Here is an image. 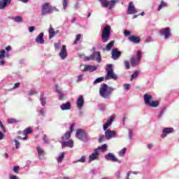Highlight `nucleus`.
<instances>
[{
	"mask_svg": "<svg viewBox=\"0 0 179 179\" xmlns=\"http://www.w3.org/2000/svg\"><path fill=\"white\" fill-rule=\"evenodd\" d=\"M113 121H114V116H111L106 122L105 124H103V131H105V138L110 141L111 138H114L115 135H117V133L114 131L111 130H107L108 129V127L113 124Z\"/></svg>",
	"mask_w": 179,
	"mask_h": 179,
	"instance_id": "nucleus-1",
	"label": "nucleus"
},
{
	"mask_svg": "<svg viewBox=\"0 0 179 179\" xmlns=\"http://www.w3.org/2000/svg\"><path fill=\"white\" fill-rule=\"evenodd\" d=\"M113 92H114L113 87H108L106 83L103 84L99 89V94L103 99H110Z\"/></svg>",
	"mask_w": 179,
	"mask_h": 179,
	"instance_id": "nucleus-2",
	"label": "nucleus"
},
{
	"mask_svg": "<svg viewBox=\"0 0 179 179\" xmlns=\"http://www.w3.org/2000/svg\"><path fill=\"white\" fill-rule=\"evenodd\" d=\"M143 98L145 104H146V106H149L150 107H152L153 108L159 107V104H160L159 101H153V96L149 94H144Z\"/></svg>",
	"mask_w": 179,
	"mask_h": 179,
	"instance_id": "nucleus-3",
	"label": "nucleus"
},
{
	"mask_svg": "<svg viewBox=\"0 0 179 179\" xmlns=\"http://www.w3.org/2000/svg\"><path fill=\"white\" fill-rule=\"evenodd\" d=\"M106 71L107 72L105 77L106 80H110V79L117 80V79H118V77L115 75V73H114V70H113V64H107Z\"/></svg>",
	"mask_w": 179,
	"mask_h": 179,
	"instance_id": "nucleus-4",
	"label": "nucleus"
},
{
	"mask_svg": "<svg viewBox=\"0 0 179 179\" xmlns=\"http://www.w3.org/2000/svg\"><path fill=\"white\" fill-rule=\"evenodd\" d=\"M111 36V27L106 25L102 31L101 41L102 43H107L110 40Z\"/></svg>",
	"mask_w": 179,
	"mask_h": 179,
	"instance_id": "nucleus-5",
	"label": "nucleus"
},
{
	"mask_svg": "<svg viewBox=\"0 0 179 179\" xmlns=\"http://www.w3.org/2000/svg\"><path fill=\"white\" fill-rule=\"evenodd\" d=\"M76 136L80 141L83 142H87L90 139L89 135L85 129H78L76 130Z\"/></svg>",
	"mask_w": 179,
	"mask_h": 179,
	"instance_id": "nucleus-6",
	"label": "nucleus"
},
{
	"mask_svg": "<svg viewBox=\"0 0 179 179\" xmlns=\"http://www.w3.org/2000/svg\"><path fill=\"white\" fill-rule=\"evenodd\" d=\"M53 12L54 8H52L50 3L46 2L43 4L41 9L42 16H45V15H50V13H52Z\"/></svg>",
	"mask_w": 179,
	"mask_h": 179,
	"instance_id": "nucleus-7",
	"label": "nucleus"
},
{
	"mask_svg": "<svg viewBox=\"0 0 179 179\" xmlns=\"http://www.w3.org/2000/svg\"><path fill=\"white\" fill-rule=\"evenodd\" d=\"M135 13H138V10L135 9V6L134 5V2L131 1L129 3L127 15H135Z\"/></svg>",
	"mask_w": 179,
	"mask_h": 179,
	"instance_id": "nucleus-8",
	"label": "nucleus"
},
{
	"mask_svg": "<svg viewBox=\"0 0 179 179\" xmlns=\"http://www.w3.org/2000/svg\"><path fill=\"white\" fill-rule=\"evenodd\" d=\"M105 159L106 160H109V161L113 162H117V163L121 162V161H120L118 159V158L115 157V155H114L113 153H108V155H106L105 156Z\"/></svg>",
	"mask_w": 179,
	"mask_h": 179,
	"instance_id": "nucleus-9",
	"label": "nucleus"
},
{
	"mask_svg": "<svg viewBox=\"0 0 179 179\" xmlns=\"http://www.w3.org/2000/svg\"><path fill=\"white\" fill-rule=\"evenodd\" d=\"M80 69L84 68V69H82L83 71H90V72H94V71H97V67L96 66L80 65Z\"/></svg>",
	"mask_w": 179,
	"mask_h": 179,
	"instance_id": "nucleus-10",
	"label": "nucleus"
},
{
	"mask_svg": "<svg viewBox=\"0 0 179 179\" xmlns=\"http://www.w3.org/2000/svg\"><path fill=\"white\" fill-rule=\"evenodd\" d=\"M161 36H164V38H169L171 36V32L169 27H166L164 29H162L160 31Z\"/></svg>",
	"mask_w": 179,
	"mask_h": 179,
	"instance_id": "nucleus-11",
	"label": "nucleus"
},
{
	"mask_svg": "<svg viewBox=\"0 0 179 179\" xmlns=\"http://www.w3.org/2000/svg\"><path fill=\"white\" fill-rule=\"evenodd\" d=\"M59 56L62 58V59H65L66 57H68V53L66 52V46L65 45H63L61 50Z\"/></svg>",
	"mask_w": 179,
	"mask_h": 179,
	"instance_id": "nucleus-12",
	"label": "nucleus"
},
{
	"mask_svg": "<svg viewBox=\"0 0 179 179\" xmlns=\"http://www.w3.org/2000/svg\"><path fill=\"white\" fill-rule=\"evenodd\" d=\"M173 132H174V129L170 127L164 128L162 131L161 138H166L167 134H173Z\"/></svg>",
	"mask_w": 179,
	"mask_h": 179,
	"instance_id": "nucleus-13",
	"label": "nucleus"
},
{
	"mask_svg": "<svg viewBox=\"0 0 179 179\" xmlns=\"http://www.w3.org/2000/svg\"><path fill=\"white\" fill-rule=\"evenodd\" d=\"M121 52L118 51V48H114L112 50V58L113 59H117L121 56Z\"/></svg>",
	"mask_w": 179,
	"mask_h": 179,
	"instance_id": "nucleus-14",
	"label": "nucleus"
},
{
	"mask_svg": "<svg viewBox=\"0 0 179 179\" xmlns=\"http://www.w3.org/2000/svg\"><path fill=\"white\" fill-rule=\"evenodd\" d=\"M48 33H49V38H54L55 37L56 34H58V31H55L54 30V28H52V25H50V28L48 29Z\"/></svg>",
	"mask_w": 179,
	"mask_h": 179,
	"instance_id": "nucleus-15",
	"label": "nucleus"
},
{
	"mask_svg": "<svg viewBox=\"0 0 179 179\" xmlns=\"http://www.w3.org/2000/svg\"><path fill=\"white\" fill-rule=\"evenodd\" d=\"M12 0H0V9H5L6 6L10 5Z\"/></svg>",
	"mask_w": 179,
	"mask_h": 179,
	"instance_id": "nucleus-16",
	"label": "nucleus"
},
{
	"mask_svg": "<svg viewBox=\"0 0 179 179\" xmlns=\"http://www.w3.org/2000/svg\"><path fill=\"white\" fill-rule=\"evenodd\" d=\"M60 108L62 111H66L67 110H71V108H72V105H71V102H66V103L62 104Z\"/></svg>",
	"mask_w": 179,
	"mask_h": 179,
	"instance_id": "nucleus-17",
	"label": "nucleus"
},
{
	"mask_svg": "<svg viewBox=\"0 0 179 179\" xmlns=\"http://www.w3.org/2000/svg\"><path fill=\"white\" fill-rule=\"evenodd\" d=\"M38 44H44V33H41L35 39Z\"/></svg>",
	"mask_w": 179,
	"mask_h": 179,
	"instance_id": "nucleus-18",
	"label": "nucleus"
},
{
	"mask_svg": "<svg viewBox=\"0 0 179 179\" xmlns=\"http://www.w3.org/2000/svg\"><path fill=\"white\" fill-rule=\"evenodd\" d=\"M36 150L38 152V156L39 159H41V157L45 156V151L40 146L36 147Z\"/></svg>",
	"mask_w": 179,
	"mask_h": 179,
	"instance_id": "nucleus-19",
	"label": "nucleus"
},
{
	"mask_svg": "<svg viewBox=\"0 0 179 179\" xmlns=\"http://www.w3.org/2000/svg\"><path fill=\"white\" fill-rule=\"evenodd\" d=\"M129 41L134 43V44H139L141 43V38L136 36H131L129 37Z\"/></svg>",
	"mask_w": 179,
	"mask_h": 179,
	"instance_id": "nucleus-20",
	"label": "nucleus"
},
{
	"mask_svg": "<svg viewBox=\"0 0 179 179\" xmlns=\"http://www.w3.org/2000/svg\"><path fill=\"white\" fill-rule=\"evenodd\" d=\"M85 103V100L83 99V96L80 95L77 100V106L78 108H82L83 107V104Z\"/></svg>",
	"mask_w": 179,
	"mask_h": 179,
	"instance_id": "nucleus-21",
	"label": "nucleus"
},
{
	"mask_svg": "<svg viewBox=\"0 0 179 179\" xmlns=\"http://www.w3.org/2000/svg\"><path fill=\"white\" fill-rule=\"evenodd\" d=\"M97 157H99V152H97V149H96L95 152L90 155L89 162H93V160H96Z\"/></svg>",
	"mask_w": 179,
	"mask_h": 179,
	"instance_id": "nucleus-22",
	"label": "nucleus"
},
{
	"mask_svg": "<svg viewBox=\"0 0 179 179\" xmlns=\"http://www.w3.org/2000/svg\"><path fill=\"white\" fill-rule=\"evenodd\" d=\"M66 146L68 148H73V141L69 140L68 141L63 142L62 147L63 148H66Z\"/></svg>",
	"mask_w": 179,
	"mask_h": 179,
	"instance_id": "nucleus-23",
	"label": "nucleus"
},
{
	"mask_svg": "<svg viewBox=\"0 0 179 179\" xmlns=\"http://www.w3.org/2000/svg\"><path fill=\"white\" fill-rule=\"evenodd\" d=\"M56 92L59 94V100H65V97L64 96V93L59 89H58V85L56 86Z\"/></svg>",
	"mask_w": 179,
	"mask_h": 179,
	"instance_id": "nucleus-24",
	"label": "nucleus"
},
{
	"mask_svg": "<svg viewBox=\"0 0 179 179\" xmlns=\"http://www.w3.org/2000/svg\"><path fill=\"white\" fill-rule=\"evenodd\" d=\"M138 59H136L135 57H132L130 59V64H131V66H136L138 65Z\"/></svg>",
	"mask_w": 179,
	"mask_h": 179,
	"instance_id": "nucleus-25",
	"label": "nucleus"
},
{
	"mask_svg": "<svg viewBox=\"0 0 179 179\" xmlns=\"http://www.w3.org/2000/svg\"><path fill=\"white\" fill-rule=\"evenodd\" d=\"M71 133L69 131H66L64 136L62 137V141H68V139L71 138Z\"/></svg>",
	"mask_w": 179,
	"mask_h": 179,
	"instance_id": "nucleus-26",
	"label": "nucleus"
},
{
	"mask_svg": "<svg viewBox=\"0 0 179 179\" xmlns=\"http://www.w3.org/2000/svg\"><path fill=\"white\" fill-rule=\"evenodd\" d=\"M114 41H110L109 43H108L105 48V50H106L107 51H110V50H111V48H113V47H114Z\"/></svg>",
	"mask_w": 179,
	"mask_h": 179,
	"instance_id": "nucleus-27",
	"label": "nucleus"
},
{
	"mask_svg": "<svg viewBox=\"0 0 179 179\" xmlns=\"http://www.w3.org/2000/svg\"><path fill=\"white\" fill-rule=\"evenodd\" d=\"M32 132H33V129H31V127H28L23 131L22 134L23 135L26 136V135L32 134Z\"/></svg>",
	"mask_w": 179,
	"mask_h": 179,
	"instance_id": "nucleus-28",
	"label": "nucleus"
},
{
	"mask_svg": "<svg viewBox=\"0 0 179 179\" xmlns=\"http://www.w3.org/2000/svg\"><path fill=\"white\" fill-rule=\"evenodd\" d=\"M99 2H101L103 8H108V6L110 5V1L107 0H99Z\"/></svg>",
	"mask_w": 179,
	"mask_h": 179,
	"instance_id": "nucleus-29",
	"label": "nucleus"
},
{
	"mask_svg": "<svg viewBox=\"0 0 179 179\" xmlns=\"http://www.w3.org/2000/svg\"><path fill=\"white\" fill-rule=\"evenodd\" d=\"M163 8H167V3L162 1L161 3L159 4L157 10H162V9H163Z\"/></svg>",
	"mask_w": 179,
	"mask_h": 179,
	"instance_id": "nucleus-30",
	"label": "nucleus"
},
{
	"mask_svg": "<svg viewBox=\"0 0 179 179\" xmlns=\"http://www.w3.org/2000/svg\"><path fill=\"white\" fill-rule=\"evenodd\" d=\"M118 2V0H110L109 2V9H113V6H115V3Z\"/></svg>",
	"mask_w": 179,
	"mask_h": 179,
	"instance_id": "nucleus-31",
	"label": "nucleus"
},
{
	"mask_svg": "<svg viewBox=\"0 0 179 179\" xmlns=\"http://www.w3.org/2000/svg\"><path fill=\"white\" fill-rule=\"evenodd\" d=\"M64 157H65V153L62 152L61 155L57 158V162L62 163V160H64Z\"/></svg>",
	"mask_w": 179,
	"mask_h": 179,
	"instance_id": "nucleus-32",
	"label": "nucleus"
},
{
	"mask_svg": "<svg viewBox=\"0 0 179 179\" xmlns=\"http://www.w3.org/2000/svg\"><path fill=\"white\" fill-rule=\"evenodd\" d=\"M7 122L8 124H16L19 122V120H16L15 118H10L7 120Z\"/></svg>",
	"mask_w": 179,
	"mask_h": 179,
	"instance_id": "nucleus-33",
	"label": "nucleus"
},
{
	"mask_svg": "<svg viewBox=\"0 0 179 179\" xmlns=\"http://www.w3.org/2000/svg\"><path fill=\"white\" fill-rule=\"evenodd\" d=\"M96 55L97 57L96 58V61L98 64H100V62H101V53L100 52H96Z\"/></svg>",
	"mask_w": 179,
	"mask_h": 179,
	"instance_id": "nucleus-34",
	"label": "nucleus"
},
{
	"mask_svg": "<svg viewBox=\"0 0 179 179\" xmlns=\"http://www.w3.org/2000/svg\"><path fill=\"white\" fill-rule=\"evenodd\" d=\"M85 162H86V157L83 155L80 159L74 162V163H85Z\"/></svg>",
	"mask_w": 179,
	"mask_h": 179,
	"instance_id": "nucleus-35",
	"label": "nucleus"
},
{
	"mask_svg": "<svg viewBox=\"0 0 179 179\" xmlns=\"http://www.w3.org/2000/svg\"><path fill=\"white\" fill-rule=\"evenodd\" d=\"M103 80H104V77L98 78L94 81V85H97V83H101Z\"/></svg>",
	"mask_w": 179,
	"mask_h": 179,
	"instance_id": "nucleus-36",
	"label": "nucleus"
},
{
	"mask_svg": "<svg viewBox=\"0 0 179 179\" xmlns=\"http://www.w3.org/2000/svg\"><path fill=\"white\" fill-rule=\"evenodd\" d=\"M13 20H15L17 23H20V22H23V18L22 16H17L15 17H13Z\"/></svg>",
	"mask_w": 179,
	"mask_h": 179,
	"instance_id": "nucleus-37",
	"label": "nucleus"
},
{
	"mask_svg": "<svg viewBox=\"0 0 179 179\" xmlns=\"http://www.w3.org/2000/svg\"><path fill=\"white\" fill-rule=\"evenodd\" d=\"M5 54H6V50L3 49L0 50V59H3V58H5Z\"/></svg>",
	"mask_w": 179,
	"mask_h": 179,
	"instance_id": "nucleus-38",
	"label": "nucleus"
},
{
	"mask_svg": "<svg viewBox=\"0 0 179 179\" xmlns=\"http://www.w3.org/2000/svg\"><path fill=\"white\" fill-rule=\"evenodd\" d=\"M139 76V71H136L134 73L131 75V80H134V79H136Z\"/></svg>",
	"mask_w": 179,
	"mask_h": 179,
	"instance_id": "nucleus-39",
	"label": "nucleus"
},
{
	"mask_svg": "<svg viewBox=\"0 0 179 179\" xmlns=\"http://www.w3.org/2000/svg\"><path fill=\"white\" fill-rule=\"evenodd\" d=\"M41 102L42 106H45L46 99H45V98H44V94L43 93H42L41 94Z\"/></svg>",
	"mask_w": 179,
	"mask_h": 179,
	"instance_id": "nucleus-40",
	"label": "nucleus"
},
{
	"mask_svg": "<svg viewBox=\"0 0 179 179\" xmlns=\"http://www.w3.org/2000/svg\"><path fill=\"white\" fill-rule=\"evenodd\" d=\"M96 59V56L94 54L91 55L90 57H85L86 61H94Z\"/></svg>",
	"mask_w": 179,
	"mask_h": 179,
	"instance_id": "nucleus-41",
	"label": "nucleus"
},
{
	"mask_svg": "<svg viewBox=\"0 0 179 179\" xmlns=\"http://www.w3.org/2000/svg\"><path fill=\"white\" fill-rule=\"evenodd\" d=\"M81 37H82V35H81L80 34H78V35L76 36V40L74 41V42H73V45L78 44V41H80Z\"/></svg>",
	"mask_w": 179,
	"mask_h": 179,
	"instance_id": "nucleus-42",
	"label": "nucleus"
},
{
	"mask_svg": "<svg viewBox=\"0 0 179 179\" xmlns=\"http://www.w3.org/2000/svg\"><path fill=\"white\" fill-rule=\"evenodd\" d=\"M137 61H141V58H142V52L141 50L137 51Z\"/></svg>",
	"mask_w": 179,
	"mask_h": 179,
	"instance_id": "nucleus-43",
	"label": "nucleus"
},
{
	"mask_svg": "<svg viewBox=\"0 0 179 179\" xmlns=\"http://www.w3.org/2000/svg\"><path fill=\"white\" fill-rule=\"evenodd\" d=\"M124 64L126 66V69H131V64H129V61H124Z\"/></svg>",
	"mask_w": 179,
	"mask_h": 179,
	"instance_id": "nucleus-44",
	"label": "nucleus"
},
{
	"mask_svg": "<svg viewBox=\"0 0 179 179\" xmlns=\"http://www.w3.org/2000/svg\"><path fill=\"white\" fill-rule=\"evenodd\" d=\"M127 152V148H123L122 150L119 152V156L122 157L125 155V152Z\"/></svg>",
	"mask_w": 179,
	"mask_h": 179,
	"instance_id": "nucleus-45",
	"label": "nucleus"
},
{
	"mask_svg": "<svg viewBox=\"0 0 179 179\" xmlns=\"http://www.w3.org/2000/svg\"><path fill=\"white\" fill-rule=\"evenodd\" d=\"M62 5L64 9H66V8L68 7V0H63Z\"/></svg>",
	"mask_w": 179,
	"mask_h": 179,
	"instance_id": "nucleus-46",
	"label": "nucleus"
},
{
	"mask_svg": "<svg viewBox=\"0 0 179 179\" xmlns=\"http://www.w3.org/2000/svg\"><path fill=\"white\" fill-rule=\"evenodd\" d=\"M96 149H97V150H104L107 149V144H103L101 147H99Z\"/></svg>",
	"mask_w": 179,
	"mask_h": 179,
	"instance_id": "nucleus-47",
	"label": "nucleus"
},
{
	"mask_svg": "<svg viewBox=\"0 0 179 179\" xmlns=\"http://www.w3.org/2000/svg\"><path fill=\"white\" fill-rule=\"evenodd\" d=\"M20 169V166H14L13 170L14 173H15L16 174H19Z\"/></svg>",
	"mask_w": 179,
	"mask_h": 179,
	"instance_id": "nucleus-48",
	"label": "nucleus"
},
{
	"mask_svg": "<svg viewBox=\"0 0 179 179\" xmlns=\"http://www.w3.org/2000/svg\"><path fill=\"white\" fill-rule=\"evenodd\" d=\"M165 111H166V108H162V110L160 111V113H159V114L158 115L159 118H162V117L164 114Z\"/></svg>",
	"mask_w": 179,
	"mask_h": 179,
	"instance_id": "nucleus-49",
	"label": "nucleus"
},
{
	"mask_svg": "<svg viewBox=\"0 0 179 179\" xmlns=\"http://www.w3.org/2000/svg\"><path fill=\"white\" fill-rule=\"evenodd\" d=\"M0 127L1 128L4 134L6 133V129H5V126H3V124H2V122L0 120Z\"/></svg>",
	"mask_w": 179,
	"mask_h": 179,
	"instance_id": "nucleus-50",
	"label": "nucleus"
},
{
	"mask_svg": "<svg viewBox=\"0 0 179 179\" xmlns=\"http://www.w3.org/2000/svg\"><path fill=\"white\" fill-rule=\"evenodd\" d=\"M104 138H106V136L104 135L99 136V143H101V142H104V141H105Z\"/></svg>",
	"mask_w": 179,
	"mask_h": 179,
	"instance_id": "nucleus-51",
	"label": "nucleus"
},
{
	"mask_svg": "<svg viewBox=\"0 0 179 179\" xmlns=\"http://www.w3.org/2000/svg\"><path fill=\"white\" fill-rule=\"evenodd\" d=\"M124 87L125 90H129V89H131V85L124 84Z\"/></svg>",
	"mask_w": 179,
	"mask_h": 179,
	"instance_id": "nucleus-52",
	"label": "nucleus"
},
{
	"mask_svg": "<svg viewBox=\"0 0 179 179\" xmlns=\"http://www.w3.org/2000/svg\"><path fill=\"white\" fill-rule=\"evenodd\" d=\"M59 45H61V41H59L58 43H55V48L56 50L59 48Z\"/></svg>",
	"mask_w": 179,
	"mask_h": 179,
	"instance_id": "nucleus-53",
	"label": "nucleus"
},
{
	"mask_svg": "<svg viewBox=\"0 0 179 179\" xmlns=\"http://www.w3.org/2000/svg\"><path fill=\"white\" fill-rule=\"evenodd\" d=\"M14 142L15 143V148L16 149H19V145H20V143H19V141H17V140L15 139Z\"/></svg>",
	"mask_w": 179,
	"mask_h": 179,
	"instance_id": "nucleus-54",
	"label": "nucleus"
},
{
	"mask_svg": "<svg viewBox=\"0 0 179 179\" xmlns=\"http://www.w3.org/2000/svg\"><path fill=\"white\" fill-rule=\"evenodd\" d=\"M124 36L127 37L128 36L131 35V31H128V30H125L124 32Z\"/></svg>",
	"mask_w": 179,
	"mask_h": 179,
	"instance_id": "nucleus-55",
	"label": "nucleus"
},
{
	"mask_svg": "<svg viewBox=\"0 0 179 179\" xmlns=\"http://www.w3.org/2000/svg\"><path fill=\"white\" fill-rule=\"evenodd\" d=\"M75 127V123H73L71 127H70V131L69 132H71V134H72V132H73V127Z\"/></svg>",
	"mask_w": 179,
	"mask_h": 179,
	"instance_id": "nucleus-56",
	"label": "nucleus"
},
{
	"mask_svg": "<svg viewBox=\"0 0 179 179\" xmlns=\"http://www.w3.org/2000/svg\"><path fill=\"white\" fill-rule=\"evenodd\" d=\"M19 86H20V83H17L14 85V87H13V90L15 89H17V87H19Z\"/></svg>",
	"mask_w": 179,
	"mask_h": 179,
	"instance_id": "nucleus-57",
	"label": "nucleus"
},
{
	"mask_svg": "<svg viewBox=\"0 0 179 179\" xmlns=\"http://www.w3.org/2000/svg\"><path fill=\"white\" fill-rule=\"evenodd\" d=\"M12 50V47L10 45H8L6 48V52H9V51H10Z\"/></svg>",
	"mask_w": 179,
	"mask_h": 179,
	"instance_id": "nucleus-58",
	"label": "nucleus"
},
{
	"mask_svg": "<svg viewBox=\"0 0 179 179\" xmlns=\"http://www.w3.org/2000/svg\"><path fill=\"white\" fill-rule=\"evenodd\" d=\"M43 141H44L45 143H48V138H47L46 135H45L43 136Z\"/></svg>",
	"mask_w": 179,
	"mask_h": 179,
	"instance_id": "nucleus-59",
	"label": "nucleus"
},
{
	"mask_svg": "<svg viewBox=\"0 0 179 179\" xmlns=\"http://www.w3.org/2000/svg\"><path fill=\"white\" fill-rule=\"evenodd\" d=\"M3 138H5V135L3 134V133L0 131V141H2V139H3Z\"/></svg>",
	"mask_w": 179,
	"mask_h": 179,
	"instance_id": "nucleus-60",
	"label": "nucleus"
},
{
	"mask_svg": "<svg viewBox=\"0 0 179 179\" xmlns=\"http://www.w3.org/2000/svg\"><path fill=\"white\" fill-rule=\"evenodd\" d=\"M29 33H33V31H34V27H30L29 28Z\"/></svg>",
	"mask_w": 179,
	"mask_h": 179,
	"instance_id": "nucleus-61",
	"label": "nucleus"
},
{
	"mask_svg": "<svg viewBox=\"0 0 179 179\" xmlns=\"http://www.w3.org/2000/svg\"><path fill=\"white\" fill-rule=\"evenodd\" d=\"M83 76L82 75H79L78 76V80H77V82H80L83 79Z\"/></svg>",
	"mask_w": 179,
	"mask_h": 179,
	"instance_id": "nucleus-62",
	"label": "nucleus"
},
{
	"mask_svg": "<svg viewBox=\"0 0 179 179\" xmlns=\"http://www.w3.org/2000/svg\"><path fill=\"white\" fill-rule=\"evenodd\" d=\"M129 139H131V138H132V130H129Z\"/></svg>",
	"mask_w": 179,
	"mask_h": 179,
	"instance_id": "nucleus-63",
	"label": "nucleus"
},
{
	"mask_svg": "<svg viewBox=\"0 0 179 179\" xmlns=\"http://www.w3.org/2000/svg\"><path fill=\"white\" fill-rule=\"evenodd\" d=\"M10 179H17V176H11L10 177Z\"/></svg>",
	"mask_w": 179,
	"mask_h": 179,
	"instance_id": "nucleus-64",
	"label": "nucleus"
}]
</instances>
